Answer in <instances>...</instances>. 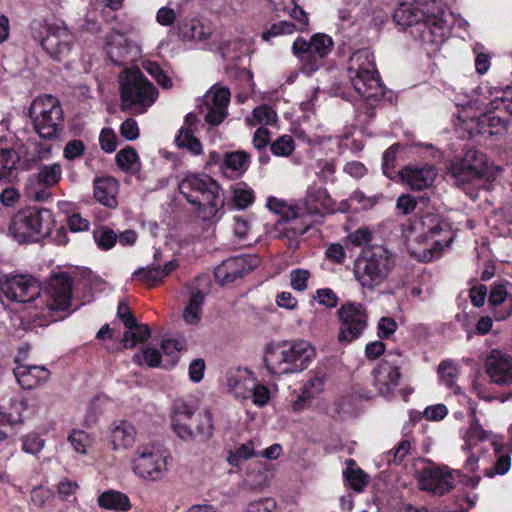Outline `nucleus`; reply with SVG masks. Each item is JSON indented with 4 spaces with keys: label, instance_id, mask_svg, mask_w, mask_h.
Returning a JSON list of instances; mask_svg holds the SVG:
<instances>
[{
    "label": "nucleus",
    "instance_id": "2",
    "mask_svg": "<svg viewBox=\"0 0 512 512\" xmlns=\"http://www.w3.org/2000/svg\"><path fill=\"white\" fill-rule=\"evenodd\" d=\"M435 1L401 3L393 13V19L402 27H413L411 33L424 43L439 46L449 31L447 21L442 16L432 13Z\"/></svg>",
    "mask_w": 512,
    "mask_h": 512
},
{
    "label": "nucleus",
    "instance_id": "3",
    "mask_svg": "<svg viewBox=\"0 0 512 512\" xmlns=\"http://www.w3.org/2000/svg\"><path fill=\"white\" fill-rule=\"evenodd\" d=\"M347 75L356 93L368 106L375 107L384 100L386 88L369 49L357 50L350 56Z\"/></svg>",
    "mask_w": 512,
    "mask_h": 512
},
{
    "label": "nucleus",
    "instance_id": "6",
    "mask_svg": "<svg viewBox=\"0 0 512 512\" xmlns=\"http://www.w3.org/2000/svg\"><path fill=\"white\" fill-rule=\"evenodd\" d=\"M121 109L132 114L145 113L158 98V91L139 68H125L119 75Z\"/></svg>",
    "mask_w": 512,
    "mask_h": 512
},
{
    "label": "nucleus",
    "instance_id": "27",
    "mask_svg": "<svg viewBox=\"0 0 512 512\" xmlns=\"http://www.w3.org/2000/svg\"><path fill=\"white\" fill-rule=\"evenodd\" d=\"M331 198L328 195L326 189L313 185L310 186L306 192V196L303 199V207L300 208V212L306 213L307 215H321L322 210L330 211Z\"/></svg>",
    "mask_w": 512,
    "mask_h": 512
},
{
    "label": "nucleus",
    "instance_id": "17",
    "mask_svg": "<svg viewBox=\"0 0 512 512\" xmlns=\"http://www.w3.org/2000/svg\"><path fill=\"white\" fill-rule=\"evenodd\" d=\"M188 297L182 317L187 324L195 325L200 322L201 310L205 297L210 292V280L206 275L198 276L185 286Z\"/></svg>",
    "mask_w": 512,
    "mask_h": 512
},
{
    "label": "nucleus",
    "instance_id": "58",
    "mask_svg": "<svg viewBox=\"0 0 512 512\" xmlns=\"http://www.w3.org/2000/svg\"><path fill=\"white\" fill-rule=\"evenodd\" d=\"M310 272L305 269H294L290 272V283L294 290L304 291L307 288V281Z\"/></svg>",
    "mask_w": 512,
    "mask_h": 512
},
{
    "label": "nucleus",
    "instance_id": "49",
    "mask_svg": "<svg viewBox=\"0 0 512 512\" xmlns=\"http://www.w3.org/2000/svg\"><path fill=\"white\" fill-rule=\"evenodd\" d=\"M94 239L102 250L111 249L117 242L118 235L109 227L101 226L93 233Z\"/></svg>",
    "mask_w": 512,
    "mask_h": 512
},
{
    "label": "nucleus",
    "instance_id": "30",
    "mask_svg": "<svg viewBox=\"0 0 512 512\" xmlns=\"http://www.w3.org/2000/svg\"><path fill=\"white\" fill-rule=\"evenodd\" d=\"M130 41L120 32L110 35L107 43V55L109 60L117 66H122L131 60Z\"/></svg>",
    "mask_w": 512,
    "mask_h": 512
},
{
    "label": "nucleus",
    "instance_id": "1",
    "mask_svg": "<svg viewBox=\"0 0 512 512\" xmlns=\"http://www.w3.org/2000/svg\"><path fill=\"white\" fill-rule=\"evenodd\" d=\"M1 293L18 303H29L38 297H46V309L49 312L66 311L71 304L72 278L66 272L52 275L41 292L39 281L30 275H16L1 283Z\"/></svg>",
    "mask_w": 512,
    "mask_h": 512
},
{
    "label": "nucleus",
    "instance_id": "43",
    "mask_svg": "<svg viewBox=\"0 0 512 512\" xmlns=\"http://www.w3.org/2000/svg\"><path fill=\"white\" fill-rule=\"evenodd\" d=\"M347 464L348 467L344 472L346 480L355 491H362L368 483V476L361 469L355 467V462L352 459Z\"/></svg>",
    "mask_w": 512,
    "mask_h": 512
},
{
    "label": "nucleus",
    "instance_id": "52",
    "mask_svg": "<svg viewBox=\"0 0 512 512\" xmlns=\"http://www.w3.org/2000/svg\"><path fill=\"white\" fill-rule=\"evenodd\" d=\"M296 26L288 21H280L272 24L267 30L262 33V39L270 41L272 37L292 34Z\"/></svg>",
    "mask_w": 512,
    "mask_h": 512
},
{
    "label": "nucleus",
    "instance_id": "33",
    "mask_svg": "<svg viewBox=\"0 0 512 512\" xmlns=\"http://www.w3.org/2000/svg\"><path fill=\"white\" fill-rule=\"evenodd\" d=\"M251 162L250 154L245 151L226 153L222 162L224 173L230 172L231 177L242 176L249 168Z\"/></svg>",
    "mask_w": 512,
    "mask_h": 512
},
{
    "label": "nucleus",
    "instance_id": "35",
    "mask_svg": "<svg viewBox=\"0 0 512 512\" xmlns=\"http://www.w3.org/2000/svg\"><path fill=\"white\" fill-rule=\"evenodd\" d=\"M270 476L263 462H254L250 465L244 478V486L250 490H261L269 484Z\"/></svg>",
    "mask_w": 512,
    "mask_h": 512
},
{
    "label": "nucleus",
    "instance_id": "28",
    "mask_svg": "<svg viewBox=\"0 0 512 512\" xmlns=\"http://www.w3.org/2000/svg\"><path fill=\"white\" fill-rule=\"evenodd\" d=\"M14 375L22 388L33 389L49 380L50 371L44 366L18 364L14 368Z\"/></svg>",
    "mask_w": 512,
    "mask_h": 512
},
{
    "label": "nucleus",
    "instance_id": "45",
    "mask_svg": "<svg viewBox=\"0 0 512 512\" xmlns=\"http://www.w3.org/2000/svg\"><path fill=\"white\" fill-rule=\"evenodd\" d=\"M116 163L124 171H137L139 169L138 154L132 147H126L116 154Z\"/></svg>",
    "mask_w": 512,
    "mask_h": 512
},
{
    "label": "nucleus",
    "instance_id": "7",
    "mask_svg": "<svg viewBox=\"0 0 512 512\" xmlns=\"http://www.w3.org/2000/svg\"><path fill=\"white\" fill-rule=\"evenodd\" d=\"M315 355L309 342L300 340L291 344L268 346L264 362L270 373L284 375L304 370Z\"/></svg>",
    "mask_w": 512,
    "mask_h": 512
},
{
    "label": "nucleus",
    "instance_id": "37",
    "mask_svg": "<svg viewBox=\"0 0 512 512\" xmlns=\"http://www.w3.org/2000/svg\"><path fill=\"white\" fill-rule=\"evenodd\" d=\"M26 408V403L21 399H10L0 404V425L20 423Z\"/></svg>",
    "mask_w": 512,
    "mask_h": 512
},
{
    "label": "nucleus",
    "instance_id": "5",
    "mask_svg": "<svg viewBox=\"0 0 512 512\" xmlns=\"http://www.w3.org/2000/svg\"><path fill=\"white\" fill-rule=\"evenodd\" d=\"M396 264L395 254L384 245H372L358 255L353 274L362 289L374 291L389 277Z\"/></svg>",
    "mask_w": 512,
    "mask_h": 512
},
{
    "label": "nucleus",
    "instance_id": "26",
    "mask_svg": "<svg viewBox=\"0 0 512 512\" xmlns=\"http://www.w3.org/2000/svg\"><path fill=\"white\" fill-rule=\"evenodd\" d=\"M253 374L246 368L231 369L227 373V387L236 399L246 400L251 396Z\"/></svg>",
    "mask_w": 512,
    "mask_h": 512
},
{
    "label": "nucleus",
    "instance_id": "23",
    "mask_svg": "<svg viewBox=\"0 0 512 512\" xmlns=\"http://www.w3.org/2000/svg\"><path fill=\"white\" fill-rule=\"evenodd\" d=\"M437 169L430 164L407 165L398 172L401 182L412 190H424L432 186Z\"/></svg>",
    "mask_w": 512,
    "mask_h": 512
},
{
    "label": "nucleus",
    "instance_id": "39",
    "mask_svg": "<svg viewBox=\"0 0 512 512\" xmlns=\"http://www.w3.org/2000/svg\"><path fill=\"white\" fill-rule=\"evenodd\" d=\"M99 506L116 511H127L130 508L128 497L118 491H106L98 497Z\"/></svg>",
    "mask_w": 512,
    "mask_h": 512
},
{
    "label": "nucleus",
    "instance_id": "29",
    "mask_svg": "<svg viewBox=\"0 0 512 512\" xmlns=\"http://www.w3.org/2000/svg\"><path fill=\"white\" fill-rule=\"evenodd\" d=\"M118 191L119 183L111 176L97 177L94 180V197L99 203L108 208L117 207Z\"/></svg>",
    "mask_w": 512,
    "mask_h": 512
},
{
    "label": "nucleus",
    "instance_id": "61",
    "mask_svg": "<svg viewBox=\"0 0 512 512\" xmlns=\"http://www.w3.org/2000/svg\"><path fill=\"white\" fill-rule=\"evenodd\" d=\"M245 512H277L276 502L272 498H262L257 501L250 502Z\"/></svg>",
    "mask_w": 512,
    "mask_h": 512
},
{
    "label": "nucleus",
    "instance_id": "53",
    "mask_svg": "<svg viewBox=\"0 0 512 512\" xmlns=\"http://www.w3.org/2000/svg\"><path fill=\"white\" fill-rule=\"evenodd\" d=\"M27 196L37 202H45L52 196L51 188L36 184L29 178V183L26 187Z\"/></svg>",
    "mask_w": 512,
    "mask_h": 512
},
{
    "label": "nucleus",
    "instance_id": "38",
    "mask_svg": "<svg viewBox=\"0 0 512 512\" xmlns=\"http://www.w3.org/2000/svg\"><path fill=\"white\" fill-rule=\"evenodd\" d=\"M30 178L36 184L51 188L61 180L62 167L59 163L43 165L40 167L38 173L32 175Z\"/></svg>",
    "mask_w": 512,
    "mask_h": 512
},
{
    "label": "nucleus",
    "instance_id": "57",
    "mask_svg": "<svg viewBox=\"0 0 512 512\" xmlns=\"http://www.w3.org/2000/svg\"><path fill=\"white\" fill-rule=\"evenodd\" d=\"M250 398L255 405L264 406L270 399V391L268 387L262 384H258L254 379Z\"/></svg>",
    "mask_w": 512,
    "mask_h": 512
},
{
    "label": "nucleus",
    "instance_id": "48",
    "mask_svg": "<svg viewBox=\"0 0 512 512\" xmlns=\"http://www.w3.org/2000/svg\"><path fill=\"white\" fill-rule=\"evenodd\" d=\"M258 455L255 452V444L252 440L239 445L234 451H231L228 456L229 464L238 466L242 461L248 460L251 457Z\"/></svg>",
    "mask_w": 512,
    "mask_h": 512
},
{
    "label": "nucleus",
    "instance_id": "59",
    "mask_svg": "<svg viewBox=\"0 0 512 512\" xmlns=\"http://www.w3.org/2000/svg\"><path fill=\"white\" fill-rule=\"evenodd\" d=\"M508 283H494L489 295V304L493 307L500 306L505 302L508 292L506 285Z\"/></svg>",
    "mask_w": 512,
    "mask_h": 512
},
{
    "label": "nucleus",
    "instance_id": "19",
    "mask_svg": "<svg viewBox=\"0 0 512 512\" xmlns=\"http://www.w3.org/2000/svg\"><path fill=\"white\" fill-rule=\"evenodd\" d=\"M231 93L227 87L221 85L212 86L204 96V104L207 108L205 120L213 125L221 124L228 115V105Z\"/></svg>",
    "mask_w": 512,
    "mask_h": 512
},
{
    "label": "nucleus",
    "instance_id": "50",
    "mask_svg": "<svg viewBox=\"0 0 512 512\" xmlns=\"http://www.w3.org/2000/svg\"><path fill=\"white\" fill-rule=\"evenodd\" d=\"M398 149L399 145L394 144L383 153L382 171L383 174L390 179H395L396 177H398V172L395 171Z\"/></svg>",
    "mask_w": 512,
    "mask_h": 512
},
{
    "label": "nucleus",
    "instance_id": "18",
    "mask_svg": "<svg viewBox=\"0 0 512 512\" xmlns=\"http://www.w3.org/2000/svg\"><path fill=\"white\" fill-rule=\"evenodd\" d=\"M418 483L421 490L442 496L454 487L455 477L447 467L427 466L419 473Z\"/></svg>",
    "mask_w": 512,
    "mask_h": 512
},
{
    "label": "nucleus",
    "instance_id": "44",
    "mask_svg": "<svg viewBox=\"0 0 512 512\" xmlns=\"http://www.w3.org/2000/svg\"><path fill=\"white\" fill-rule=\"evenodd\" d=\"M233 201L239 209H245L254 202V191L246 183H236L233 188Z\"/></svg>",
    "mask_w": 512,
    "mask_h": 512
},
{
    "label": "nucleus",
    "instance_id": "21",
    "mask_svg": "<svg viewBox=\"0 0 512 512\" xmlns=\"http://www.w3.org/2000/svg\"><path fill=\"white\" fill-rule=\"evenodd\" d=\"M25 153V145L18 140L12 139L10 146L0 147V183L12 182L17 178Z\"/></svg>",
    "mask_w": 512,
    "mask_h": 512
},
{
    "label": "nucleus",
    "instance_id": "11",
    "mask_svg": "<svg viewBox=\"0 0 512 512\" xmlns=\"http://www.w3.org/2000/svg\"><path fill=\"white\" fill-rule=\"evenodd\" d=\"M168 456V453L158 445H140L132 459L133 471L146 480H161L167 472Z\"/></svg>",
    "mask_w": 512,
    "mask_h": 512
},
{
    "label": "nucleus",
    "instance_id": "40",
    "mask_svg": "<svg viewBox=\"0 0 512 512\" xmlns=\"http://www.w3.org/2000/svg\"><path fill=\"white\" fill-rule=\"evenodd\" d=\"M179 35L183 40H206L210 32L205 31L204 25L198 21L183 22L178 26Z\"/></svg>",
    "mask_w": 512,
    "mask_h": 512
},
{
    "label": "nucleus",
    "instance_id": "25",
    "mask_svg": "<svg viewBox=\"0 0 512 512\" xmlns=\"http://www.w3.org/2000/svg\"><path fill=\"white\" fill-rule=\"evenodd\" d=\"M267 207L271 211L282 215V218L287 224L285 230L291 231L294 235H303L310 227L309 223L302 222L300 207L294 208L287 206L284 202L274 197L268 198Z\"/></svg>",
    "mask_w": 512,
    "mask_h": 512
},
{
    "label": "nucleus",
    "instance_id": "54",
    "mask_svg": "<svg viewBox=\"0 0 512 512\" xmlns=\"http://www.w3.org/2000/svg\"><path fill=\"white\" fill-rule=\"evenodd\" d=\"M69 441L74 450L81 454H85L87 452V448L90 447L92 443V439L89 434L82 430H74L69 435Z\"/></svg>",
    "mask_w": 512,
    "mask_h": 512
},
{
    "label": "nucleus",
    "instance_id": "8",
    "mask_svg": "<svg viewBox=\"0 0 512 512\" xmlns=\"http://www.w3.org/2000/svg\"><path fill=\"white\" fill-rule=\"evenodd\" d=\"M52 224L50 210L27 207L12 217L8 231L20 244L37 243L49 235Z\"/></svg>",
    "mask_w": 512,
    "mask_h": 512
},
{
    "label": "nucleus",
    "instance_id": "13",
    "mask_svg": "<svg viewBox=\"0 0 512 512\" xmlns=\"http://www.w3.org/2000/svg\"><path fill=\"white\" fill-rule=\"evenodd\" d=\"M452 174L461 183L475 180L489 182L495 179V168L487 162L485 154L469 148L462 160L452 167Z\"/></svg>",
    "mask_w": 512,
    "mask_h": 512
},
{
    "label": "nucleus",
    "instance_id": "47",
    "mask_svg": "<svg viewBox=\"0 0 512 512\" xmlns=\"http://www.w3.org/2000/svg\"><path fill=\"white\" fill-rule=\"evenodd\" d=\"M276 119L277 115L271 107L261 105L253 110L252 116L248 117L246 121L252 126L256 124L272 125L276 122Z\"/></svg>",
    "mask_w": 512,
    "mask_h": 512
},
{
    "label": "nucleus",
    "instance_id": "41",
    "mask_svg": "<svg viewBox=\"0 0 512 512\" xmlns=\"http://www.w3.org/2000/svg\"><path fill=\"white\" fill-rule=\"evenodd\" d=\"M127 329L128 331L124 333L122 338L125 348H133L138 342L146 341L151 335V330L146 324H138L136 322L135 326Z\"/></svg>",
    "mask_w": 512,
    "mask_h": 512
},
{
    "label": "nucleus",
    "instance_id": "4",
    "mask_svg": "<svg viewBox=\"0 0 512 512\" xmlns=\"http://www.w3.org/2000/svg\"><path fill=\"white\" fill-rule=\"evenodd\" d=\"M180 193L203 220L219 217L224 206L222 190L218 183L206 174L186 175L178 184Z\"/></svg>",
    "mask_w": 512,
    "mask_h": 512
},
{
    "label": "nucleus",
    "instance_id": "34",
    "mask_svg": "<svg viewBox=\"0 0 512 512\" xmlns=\"http://www.w3.org/2000/svg\"><path fill=\"white\" fill-rule=\"evenodd\" d=\"M326 380V372L323 369L316 370L311 378L303 386L302 393L299 396L298 401L293 404L294 410L301 409V402L309 400L321 393L324 389Z\"/></svg>",
    "mask_w": 512,
    "mask_h": 512
},
{
    "label": "nucleus",
    "instance_id": "15",
    "mask_svg": "<svg viewBox=\"0 0 512 512\" xmlns=\"http://www.w3.org/2000/svg\"><path fill=\"white\" fill-rule=\"evenodd\" d=\"M403 362L404 358L400 352H388L373 369V385L381 396L386 398L393 396L400 382V367Z\"/></svg>",
    "mask_w": 512,
    "mask_h": 512
},
{
    "label": "nucleus",
    "instance_id": "56",
    "mask_svg": "<svg viewBox=\"0 0 512 512\" xmlns=\"http://www.w3.org/2000/svg\"><path fill=\"white\" fill-rule=\"evenodd\" d=\"M54 493L43 486L35 487L31 491V501L35 506L44 507L53 499Z\"/></svg>",
    "mask_w": 512,
    "mask_h": 512
},
{
    "label": "nucleus",
    "instance_id": "10",
    "mask_svg": "<svg viewBox=\"0 0 512 512\" xmlns=\"http://www.w3.org/2000/svg\"><path fill=\"white\" fill-rule=\"evenodd\" d=\"M35 131L41 138L52 140L63 128V111L58 100L44 95L33 100L29 108Z\"/></svg>",
    "mask_w": 512,
    "mask_h": 512
},
{
    "label": "nucleus",
    "instance_id": "60",
    "mask_svg": "<svg viewBox=\"0 0 512 512\" xmlns=\"http://www.w3.org/2000/svg\"><path fill=\"white\" fill-rule=\"evenodd\" d=\"M99 142L101 148L107 153H112L117 148V137L114 131L110 128L102 129L99 136Z\"/></svg>",
    "mask_w": 512,
    "mask_h": 512
},
{
    "label": "nucleus",
    "instance_id": "63",
    "mask_svg": "<svg viewBox=\"0 0 512 512\" xmlns=\"http://www.w3.org/2000/svg\"><path fill=\"white\" fill-rule=\"evenodd\" d=\"M85 146L81 140H71L64 148L63 155L68 160H75L81 157L84 153Z\"/></svg>",
    "mask_w": 512,
    "mask_h": 512
},
{
    "label": "nucleus",
    "instance_id": "46",
    "mask_svg": "<svg viewBox=\"0 0 512 512\" xmlns=\"http://www.w3.org/2000/svg\"><path fill=\"white\" fill-rule=\"evenodd\" d=\"M196 425L193 428L194 435L197 434L201 438L207 440L213 436L214 425L212 413L209 409H205L196 419Z\"/></svg>",
    "mask_w": 512,
    "mask_h": 512
},
{
    "label": "nucleus",
    "instance_id": "55",
    "mask_svg": "<svg viewBox=\"0 0 512 512\" xmlns=\"http://www.w3.org/2000/svg\"><path fill=\"white\" fill-rule=\"evenodd\" d=\"M457 373V367L451 361H442L439 364V377L448 387H452Z\"/></svg>",
    "mask_w": 512,
    "mask_h": 512
},
{
    "label": "nucleus",
    "instance_id": "22",
    "mask_svg": "<svg viewBox=\"0 0 512 512\" xmlns=\"http://www.w3.org/2000/svg\"><path fill=\"white\" fill-rule=\"evenodd\" d=\"M486 373L491 381L498 385H509L512 383V356L494 349L487 356L485 361Z\"/></svg>",
    "mask_w": 512,
    "mask_h": 512
},
{
    "label": "nucleus",
    "instance_id": "62",
    "mask_svg": "<svg viewBox=\"0 0 512 512\" xmlns=\"http://www.w3.org/2000/svg\"><path fill=\"white\" fill-rule=\"evenodd\" d=\"M134 361L141 363L143 359L150 367H158L161 362V354L155 348H146L142 351V355H135Z\"/></svg>",
    "mask_w": 512,
    "mask_h": 512
},
{
    "label": "nucleus",
    "instance_id": "31",
    "mask_svg": "<svg viewBox=\"0 0 512 512\" xmlns=\"http://www.w3.org/2000/svg\"><path fill=\"white\" fill-rule=\"evenodd\" d=\"M178 266L176 260H171L164 266H147L139 268L133 273V278L147 285L148 287L156 286L162 282Z\"/></svg>",
    "mask_w": 512,
    "mask_h": 512
},
{
    "label": "nucleus",
    "instance_id": "20",
    "mask_svg": "<svg viewBox=\"0 0 512 512\" xmlns=\"http://www.w3.org/2000/svg\"><path fill=\"white\" fill-rule=\"evenodd\" d=\"M257 263V258L251 256L232 257L215 268L214 276L221 285L230 284L252 271Z\"/></svg>",
    "mask_w": 512,
    "mask_h": 512
},
{
    "label": "nucleus",
    "instance_id": "36",
    "mask_svg": "<svg viewBox=\"0 0 512 512\" xmlns=\"http://www.w3.org/2000/svg\"><path fill=\"white\" fill-rule=\"evenodd\" d=\"M478 131L490 137L503 136L508 129V123L497 115L485 113L478 118Z\"/></svg>",
    "mask_w": 512,
    "mask_h": 512
},
{
    "label": "nucleus",
    "instance_id": "16",
    "mask_svg": "<svg viewBox=\"0 0 512 512\" xmlns=\"http://www.w3.org/2000/svg\"><path fill=\"white\" fill-rule=\"evenodd\" d=\"M43 50L54 60L65 59L75 45V36L64 25H48L46 35L41 40Z\"/></svg>",
    "mask_w": 512,
    "mask_h": 512
},
{
    "label": "nucleus",
    "instance_id": "32",
    "mask_svg": "<svg viewBox=\"0 0 512 512\" xmlns=\"http://www.w3.org/2000/svg\"><path fill=\"white\" fill-rule=\"evenodd\" d=\"M110 440L115 450L132 447L136 440L135 427L125 420L114 422L110 428Z\"/></svg>",
    "mask_w": 512,
    "mask_h": 512
},
{
    "label": "nucleus",
    "instance_id": "14",
    "mask_svg": "<svg viewBox=\"0 0 512 512\" xmlns=\"http://www.w3.org/2000/svg\"><path fill=\"white\" fill-rule=\"evenodd\" d=\"M337 315L340 321L338 340L341 343H350L359 338L368 325L367 308L359 302L342 304Z\"/></svg>",
    "mask_w": 512,
    "mask_h": 512
},
{
    "label": "nucleus",
    "instance_id": "51",
    "mask_svg": "<svg viewBox=\"0 0 512 512\" xmlns=\"http://www.w3.org/2000/svg\"><path fill=\"white\" fill-rule=\"evenodd\" d=\"M294 149V141L290 135H282L271 144V151L276 156L287 157Z\"/></svg>",
    "mask_w": 512,
    "mask_h": 512
},
{
    "label": "nucleus",
    "instance_id": "12",
    "mask_svg": "<svg viewBox=\"0 0 512 512\" xmlns=\"http://www.w3.org/2000/svg\"><path fill=\"white\" fill-rule=\"evenodd\" d=\"M332 45L330 36L318 33L313 35L310 41L298 37L292 45V51L301 61L302 70L312 74L323 65L324 58L330 53Z\"/></svg>",
    "mask_w": 512,
    "mask_h": 512
},
{
    "label": "nucleus",
    "instance_id": "9",
    "mask_svg": "<svg viewBox=\"0 0 512 512\" xmlns=\"http://www.w3.org/2000/svg\"><path fill=\"white\" fill-rule=\"evenodd\" d=\"M403 231L407 241L433 240L432 250L435 252L449 247L454 238L450 224L434 213H425L413 222L408 220L407 224H403Z\"/></svg>",
    "mask_w": 512,
    "mask_h": 512
},
{
    "label": "nucleus",
    "instance_id": "64",
    "mask_svg": "<svg viewBox=\"0 0 512 512\" xmlns=\"http://www.w3.org/2000/svg\"><path fill=\"white\" fill-rule=\"evenodd\" d=\"M316 300L319 304L325 305L328 308L336 307L338 304V297L330 288H322L316 291Z\"/></svg>",
    "mask_w": 512,
    "mask_h": 512
},
{
    "label": "nucleus",
    "instance_id": "42",
    "mask_svg": "<svg viewBox=\"0 0 512 512\" xmlns=\"http://www.w3.org/2000/svg\"><path fill=\"white\" fill-rule=\"evenodd\" d=\"M178 147L186 148L194 155L202 153V144L198 138L194 136L193 129L180 128L178 135L175 138Z\"/></svg>",
    "mask_w": 512,
    "mask_h": 512
},
{
    "label": "nucleus",
    "instance_id": "24",
    "mask_svg": "<svg viewBox=\"0 0 512 512\" xmlns=\"http://www.w3.org/2000/svg\"><path fill=\"white\" fill-rule=\"evenodd\" d=\"M196 407L184 400H177L173 404L171 415V426L174 432L184 440L194 437V430L188 423L194 415Z\"/></svg>",
    "mask_w": 512,
    "mask_h": 512
}]
</instances>
